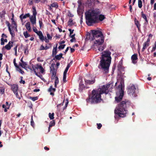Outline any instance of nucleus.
<instances>
[{"label":"nucleus","mask_w":156,"mask_h":156,"mask_svg":"<svg viewBox=\"0 0 156 156\" xmlns=\"http://www.w3.org/2000/svg\"><path fill=\"white\" fill-rule=\"evenodd\" d=\"M110 84L104 85L101 88L97 89H94L91 92V94L89 97V98L86 99L87 103L90 102L91 104L98 103L101 102L102 100L101 95L104 93L108 94V88Z\"/></svg>","instance_id":"1"},{"label":"nucleus","mask_w":156,"mask_h":156,"mask_svg":"<svg viewBox=\"0 0 156 156\" xmlns=\"http://www.w3.org/2000/svg\"><path fill=\"white\" fill-rule=\"evenodd\" d=\"M101 10L98 9H93L89 10L85 13L86 22L88 26L98 22V20L102 21L105 18L104 15H100Z\"/></svg>","instance_id":"2"},{"label":"nucleus","mask_w":156,"mask_h":156,"mask_svg":"<svg viewBox=\"0 0 156 156\" xmlns=\"http://www.w3.org/2000/svg\"><path fill=\"white\" fill-rule=\"evenodd\" d=\"M130 101L127 100H125L121 101L118 105L116 110L115 111V113L119 117H124L126 116L127 113L126 108L130 105Z\"/></svg>","instance_id":"3"},{"label":"nucleus","mask_w":156,"mask_h":156,"mask_svg":"<svg viewBox=\"0 0 156 156\" xmlns=\"http://www.w3.org/2000/svg\"><path fill=\"white\" fill-rule=\"evenodd\" d=\"M91 35L93 36L91 38L92 40H95L94 42L96 45H101L104 41V37L102 33L99 30H92Z\"/></svg>","instance_id":"4"},{"label":"nucleus","mask_w":156,"mask_h":156,"mask_svg":"<svg viewBox=\"0 0 156 156\" xmlns=\"http://www.w3.org/2000/svg\"><path fill=\"white\" fill-rule=\"evenodd\" d=\"M111 60V59H101L100 61L99 66H101L105 73H108Z\"/></svg>","instance_id":"5"},{"label":"nucleus","mask_w":156,"mask_h":156,"mask_svg":"<svg viewBox=\"0 0 156 156\" xmlns=\"http://www.w3.org/2000/svg\"><path fill=\"white\" fill-rule=\"evenodd\" d=\"M136 91V87L133 84H130L127 91L128 94L133 97H136L137 96Z\"/></svg>","instance_id":"6"},{"label":"nucleus","mask_w":156,"mask_h":156,"mask_svg":"<svg viewBox=\"0 0 156 156\" xmlns=\"http://www.w3.org/2000/svg\"><path fill=\"white\" fill-rule=\"evenodd\" d=\"M28 69H30L31 71L33 70L36 76H38L37 71L38 69H40V72L42 74H43L45 71L43 67L41 65H37L36 66H35L32 65V68H31L28 67Z\"/></svg>","instance_id":"7"},{"label":"nucleus","mask_w":156,"mask_h":156,"mask_svg":"<svg viewBox=\"0 0 156 156\" xmlns=\"http://www.w3.org/2000/svg\"><path fill=\"white\" fill-rule=\"evenodd\" d=\"M118 88L120 90L119 95L118 97H115V101L118 102L122 100L124 95V92L122 89V84L120 83L119 85Z\"/></svg>","instance_id":"8"},{"label":"nucleus","mask_w":156,"mask_h":156,"mask_svg":"<svg viewBox=\"0 0 156 156\" xmlns=\"http://www.w3.org/2000/svg\"><path fill=\"white\" fill-rule=\"evenodd\" d=\"M33 15L30 16V19L32 24L34 25L36 23V15L37 14L35 7H33Z\"/></svg>","instance_id":"9"},{"label":"nucleus","mask_w":156,"mask_h":156,"mask_svg":"<svg viewBox=\"0 0 156 156\" xmlns=\"http://www.w3.org/2000/svg\"><path fill=\"white\" fill-rule=\"evenodd\" d=\"M111 52L108 51H105L102 53V58H111Z\"/></svg>","instance_id":"10"},{"label":"nucleus","mask_w":156,"mask_h":156,"mask_svg":"<svg viewBox=\"0 0 156 156\" xmlns=\"http://www.w3.org/2000/svg\"><path fill=\"white\" fill-rule=\"evenodd\" d=\"M122 62L123 60L122 59H121L117 66L118 70L119 71H124V67L122 66Z\"/></svg>","instance_id":"11"},{"label":"nucleus","mask_w":156,"mask_h":156,"mask_svg":"<svg viewBox=\"0 0 156 156\" xmlns=\"http://www.w3.org/2000/svg\"><path fill=\"white\" fill-rule=\"evenodd\" d=\"M23 59H21V62L20 63V66L23 68L26 69L27 67L30 68L28 66L27 62H24L23 60Z\"/></svg>","instance_id":"12"},{"label":"nucleus","mask_w":156,"mask_h":156,"mask_svg":"<svg viewBox=\"0 0 156 156\" xmlns=\"http://www.w3.org/2000/svg\"><path fill=\"white\" fill-rule=\"evenodd\" d=\"M11 90L13 93L17 92L18 89V85L17 84H13L11 87Z\"/></svg>","instance_id":"13"},{"label":"nucleus","mask_w":156,"mask_h":156,"mask_svg":"<svg viewBox=\"0 0 156 156\" xmlns=\"http://www.w3.org/2000/svg\"><path fill=\"white\" fill-rule=\"evenodd\" d=\"M150 41L149 38H148L147 41L143 44V48L142 49V51H143L149 45V43Z\"/></svg>","instance_id":"14"},{"label":"nucleus","mask_w":156,"mask_h":156,"mask_svg":"<svg viewBox=\"0 0 156 156\" xmlns=\"http://www.w3.org/2000/svg\"><path fill=\"white\" fill-rule=\"evenodd\" d=\"M13 43L12 42L9 41L8 44L5 46V48L8 50H10L12 46Z\"/></svg>","instance_id":"15"},{"label":"nucleus","mask_w":156,"mask_h":156,"mask_svg":"<svg viewBox=\"0 0 156 156\" xmlns=\"http://www.w3.org/2000/svg\"><path fill=\"white\" fill-rule=\"evenodd\" d=\"M30 14L29 13L26 14L24 15L23 14H22L20 16V18L21 20H22L23 19H26L27 17H30Z\"/></svg>","instance_id":"16"},{"label":"nucleus","mask_w":156,"mask_h":156,"mask_svg":"<svg viewBox=\"0 0 156 156\" xmlns=\"http://www.w3.org/2000/svg\"><path fill=\"white\" fill-rule=\"evenodd\" d=\"M84 81L86 83L88 84H92L95 82V80L94 79L93 80H90L85 79Z\"/></svg>","instance_id":"17"},{"label":"nucleus","mask_w":156,"mask_h":156,"mask_svg":"<svg viewBox=\"0 0 156 156\" xmlns=\"http://www.w3.org/2000/svg\"><path fill=\"white\" fill-rule=\"evenodd\" d=\"M55 65V63H52L51 65V66L50 67V72L56 71V70L54 68V66Z\"/></svg>","instance_id":"18"},{"label":"nucleus","mask_w":156,"mask_h":156,"mask_svg":"<svg viewBox=\"0 0 156 156\" xmlns=\"http://www.w3.org/2000/svg\"><path fill=\"white\" fill-rule=\"evenodd\" d=\"M25 27L29 31H31V27L30 26V23L29 22H27L25 24Z\"/></svg>","instance_id":"19"},{"label":"nucleus","mask_w":156,"mask_h":156,"mask_svg":"<svg viewBox=\"0 0 156 156\" xmlns=\"http://www.w3.org/2000/svg\"><path fill=\"white\" fill-rule=\"evenodd\" d=\"M57 44H56V46L55 47H54L52 51V55L53 56H55L56 54L57 53Z\"/></svg>","instance_id":"20"},{"label":"nucleus","mask_w":156,"mask_h":156,"mask_svg":"<svg viewBox=\"0 0 156 156\" xmlns=\"http://www.w3.org/2000/svg\"><path fill=\"white\" fill-rule=\"evenodd\" d=\"M135 23L138 28L139 30L140 28V25L139 21L137 20H136V19H135Z\"/></svg>","instance_id":"21"},{"label":"nucleus","mask_w":156,"mask_h":156,"mask_svg":"<svg viewBox=\"0 0 156 156\" xmlns=\"http://www.w3.org/2000/svg\"><path fill=\"white\" fill-rule=\"evenodd\" d=\"M79 89L82 91L83 89L85 88V87L83 84L82 83H80L79 84Z\"/></svg>","instance_id":"22"},{"label":"nucleus","mask_w":156,"mask_h":156,"mask_svg":"<svg viewBox=\"0 0 156 156\" xmlns=\"http://www.w3.org/2000/svg\"><path fill=\"white\" fill-rule=\"evenodd\" d=\"M8 27L9 28V30L10 32V34L12 35V37H14L15 36V34L13 31H12L10 27L9 26V24L8 25Z\"/></svg>","instance_id":"23"},{"label":"nucleus","mask_w":156,"mask_h":156,"mask_svg":"<svg viewBox=\"0 0 156 156\" xmlns=\"http://www.w3.org/2000/svg\"><path fill=\"white\" fill-rule=\"evenodd\" d=\"M54 113H52L51 114V113H49L48 114V116L50 119L51 120H52L54 119Z\"/></svg>","instance_id":"24"},{"label":"nucleus","mask_w":156,"mask_h":156,"mask_svg":"<svg viewBox=\"0 0 156 156\" xmlns=\"http://www.w3.org/2000/svg\"><path fill=\"white\" fill-rule=\"evenodd\" d=\"M55 122L54 120H52L49 123V127H51L53 126H54L55 125Z\"/></svg>","instance_id":"25"},{"label":"nucleus","mask_w":156,"mask_h":156,"mask_svg":"<svg viewBox=\"0 0 156 156\" xmlns=\"http://www.w3.org/2000/svg\"><path fill=\"white\" fill-rule=\"evenodd\" d=\"M56 89L55 88H53L52 87V86H51L48 89V92H52L53 91V92H54L55 91Z\"/></svg>","instance_id":"26"},{"label":"nucleus","mask_w":156,"mask_h":156,"mask_svg":"<svg viewBox=\"0 0 156 156\" xmlns=\"http://www.w3.org/2000/svg\"><path fill=\"white\" fill-rule=\"evenodd\" d=\"M52 74V76L51 77V79H54L55 78V77H56V71L55 72H50Z\"/></svg>","instance_id":"27"},{"label":"nucleus","mask_w":156,"mask_h":156,"mask_svg":"<svg viewBox=\"0 0 156 156\" xmlns=\"http://www.w3.org/2000/svg\"><path fill=\"white\" fill-rule=\"evenodd\" d=\"M2 107L3 108H4V111L5 112H6L7 111V109H9V106H8V107H7L5 105H2Z\"/></svg>","instance_id":"28"},{"label":"nucleus","mask_w":156,"mask_h":156,"mask_svg":"<svg viewBox=\"0 0 156 156\" xmlns=\"http://www.w3.org/2000/svg\"><path fill=\"white\" fill-rule=\"evenodd\" d=\"M142 17L145 19L146 22L147 23L148 22V20L147 19V17L146 15L144 14L143 12H142Z\"/></svg>","instance_id":"29"},{"label":"nucleus","mask_w":156,"mask_h":156,"mask_svg":"<svg viewBox=\"0 0 156 156\" xmlns=\"http://www.w3.org/2000/svg\"><path fill=\"white\" fill-rule=\"evenodd\" d=\"M51 6L52 7L57 8L58 7V5L57 3L54 2L51 5Z\"/></svg>","instance_id":"30"},{"label":"nucleus","mask_w":156,"mask_h":156,"mask_svg":"<svg viewBox=\"0 0 156 156\" xmlns=\"http://www.w3.org/2000/svg\"><path fill=\"white\" fill-rule=\"evenodd\" d=\"M23 35L26 38L29 37L30 36V34H28L27 31L24 32L23 33Z\"/></svg>","instance_id":"31"},{"label":"nucleus","mask_w":156,"mask_h":156,"mask_svg":"<svg viewBox=\"0 0 156 156\" xmlns=\"http://www.w3.org/2000/svg\"><path fill=\"white\" fill-rule=\"evenodd\" d=\"M69 67H70L69 65H67V66L66 67V68L63 73H65V74H67V71H68Z\"/></svg>","instance_id":"32"},{"label":"nucleus","mask_w":156,"mask_h":156,"mask_svg":"<svg viewBox=\"0 0 156 156\" xmlns=\"http://www.w3.org/2000/svg\"><path fill=\"white\" fill-rule=\"evenodd\" d=\"M138 5L139 8H141L142 7V2L141 0H138Z\"/></svg>","instance_id":"33"},{"label":"nucleus","mask_w":156,"mask_h":156,"mask_svg":"<svg viewBox=\"0 0 156 156\" xmlns=\"http://www.w3.org/2000/svg\"><path fill=\"white\" fill-rule=\"evenodd\" d=\"M29 98L33 101H35L38 99V97H30Z\"/></svg>","instance_id":"34"},{"label":"nucleus","mask_w":156,"mask_h":156,"mask_svg":"<svg viewBox=\"0 0 156 156\" xmlns=\"http://www.w3.org/2000/svg\"><path fill=\"white\" fill-rule=\"evenodd\" d=\"M66 74H65L63 73V81L64 82H66Z\"/></svg>","instance_id":"35"},{"label":"nucleus","mask_w":156,"mask_h":156,"mask_svg":"<svg viewBox=\"0 0 156 156\" xmlns=\"http://www.w3.org/2000/svg\"><path fill=\"white\" fill-rule=\"evenodd\" d=\"M62 53H60L59 55H55V58H62Z\"/></svg>","instance_id":"36"},{"label":"nucleus","mask_w":156,"mask_h":156,"mask_svg":"<svg viewBox=\"0 0 156 156\" xmlns=\"http://www.w3.org/2000/svg\"><path fill=\"white\" fill-rule=\"evenodd\" d=\"M13 63L15 66L17 68H19V66H18L17 64L16 63V59H14Z\"/></svg>","instance_id":"37"},{"label":"nucleus","mask_w":156,"mask_h":156,"mask_svg":"<svg viewBox=\"0 0 156 156\" xmlns=\"http://www.w3.org/2000/svg\"><path fill=\"white\" fill-rule=\"evenodd\" d=\"M73 22V20L72 19H70L69 21L68 22V25H71L72 23Z\"/></svg>","instance_id":"38"},{"label":"nucleus","mask_w":156,"mask_h":156,"mask_svg":"<svg viewBox=\"0 0 156 156\" xmlns=\"http://www.w3.org/2000/svg\"><path fill=\"white\" fill-rule=\"evenodd\" d=\"M5 89L3 87H0V92L2 93V94H3L4 92Z\"/></svg>","instance_id":"39"},{"label":"nucleus","mask_w":156,"mask_h":156,"mask_svg":"<svg viewBox=\"0 0 156 156\" xmlns=\"http://www.w3.org/2000/svg\"><path fill=\"white\" fill-rule=\"evenodd\" d=\"M65 46V44L61 45L59 46L58 48L59 49H63L64 48Z\"/></svg>","instance_id":"40"},{"label":"nucleus","mask_w":156,"mask_h":156,"mask_svg":"<svg viewBox=\"0 0 156 156\" xmlns=\"http://www.w3.org/2000/svg\"><path fill=\"white\" fill-rule=\"evenodd\" d=\"M105 48V47L103 46H100L98 48V50L100 51H102Z\"/></svg>","instance_id":"41"},{"label":"nucleus","mask_w":156,"mask_h":156,"mask_svg":"<svg viewBox=\"0 0 156 156\" xmlns=\"http://www.w3.org/2000/svg\"><path fill=\"white\" fill-rule=\"evenodd\" d=\"M18 69L17 70L19 71L22 74H23L24 73V72L19 67V68H17Z\"/></svg>","instance_id":"42"},{"label":"nucleus","mask_w":156,"mask_h":156,"mask_svg":"<svg viewBox=\"0 0 156 156\" xmlns=\"http://www.w3.org/2000/svg\"><path fill=\"white\" fill-rule=\"evenodd\" d=\"M55 83L58 84L59 83V80L58 77L57 76H56V77H55Z\"/></svg>","instance_id":"43"},{"label":"nucleus","mask_w":156,"mask_h":156,"mask_svg":"<svg viewBox=\"0 0 156 156\" xmlns=\"http://www.w3.org/2000/svg\"><path fill=\"white\" fill-rule=\"evenodd\" d=\"M98 126L97 128L98 129H100L102 126V125L101 123H97Z\"/></svg>","instance_id":"44"},{"label":"nucleus","mask_w":156,"mask_h":156,"mask_svg":"<svg viewBox=\"0 0 156 156\" xmlns=\"http://www.w3.org/2000/svg\"><path fill=\"white\" fill-rule=\"evenodd\" d=\"M39 37V38L42 41H43L44 40V37L43 36V34Z\"/></svg>","instance_id":"45"},{"label":"nucleus","mask_w":156,"mask_h":156,"mask_svg":"<svg viewBox=\"0 0 156 156\" xmlns=\"http://www.w3.org/2000/svg\"><path fill=\"white\" fill-rule=\"evenodd\" d=\"M30 123H31V125L32 126H33L34 125V122L33 121V119L32 116V117H31V120Z\"/></svg>","instance_id":"46"},{"label":"nucleus","mask_w":156,"mask_h":156,"mask_svg":"<svg viewBox=\"0 0 156 156\" xmlns=\"http://www.w3.org/2000/svg\"><path fill=\"white\" fill-rule=\"evenodd\" d=\"M131 58H137V55L135 54L132 55Z\"/></svg>","instance_id":"47"},{"label":"nucleus","mask_w":156,"mask_h":156,"mask_svg":"<svg viewBox=\"0 0 156 156\" xmlns=\"http://www.w3.org/2000/svg\"><path fill=\"white\" fill-rule=\"evenodd\" d=\"M47 37L48 39L51 40L52 38V37L50 36V34H47Z\"/></svg>","instance_id":"48"},{"label":"nucleus","mask_w":156,"mask_h":156,"mask_svg":"<svg viewBox=\"0 0 156 156\" xmlns=\"http://www.w3.org/2000/svg\"><path fill=\"white\" fill-rule=\"evenodd\" d=\"M68 103H69V101H68V100H67L66 101V102L65 106V107H64V108H63V109H65L68 106Z\"/></svg>","instance_id":"49"},{"label":"nucleus","mask_w":156,"mask_h":156,"mask_svg":"<svg viewBox=\"0 0 156 156\" xmlns=\"http://www.w3.org/2000/svg\"><path fill=\"white\" fill-rule=\"evenodd\" d=\"M33 31H34V32H35V33L37 32V31H38L37 29L34 26H33Z\"/></svg>","instance_id":"50"},{"label":"nucleus","mask_w":156,"mask_h":156,"mask_svg":"<svg viewBox=\"0 0 156 156\" xmlns=\"http://www.w3.org/2000/svg\"><path fill=\"white\" fill-rule=\"evenodd\" d=\"M14 94L16 95V97L17 98H19V99H20V98L19 97V95L18 94V93L17 92H15L14 93Z\"/></svg>","instance_id":"51"},{"label":"nucleus","mask_w":156,"mask_h":156,"mask_svg":"<svg viewBox=\"0 0 156 156\" xmlns=\"http://www.w3.org/2000/svg\"><path fill=\"white\" fill-rule=\"evenodd\" d=\"M132 62L134 64H136L137 62V59H132Z\"/></svg>","instance_id":"52"},{"label":"nucleus","mask_w":156,"mask_h":156,"mask_svg":"<svg viewBox=\"0 0 156 156\" xmlns=\"http://www.w3.org/2000/svg\"><path fill=\"white\" fill-rule=\"evenodd\" d=\"M69 30L70 32V35H71L73 33L74 30H72L71 29H69Z\"/></svg>","instance_id":"53"},{"label":"nucleus","mask_w":156,"mask_h":156,"mask_svg":"<svg viewBox=\"0 0 156 156\" xmlns=\"http://www.w3.org/2000/svg\"><path fill=\"white\" fill-rule=\"evenodd\" d=\"M39 23L40 27L41 28V27H42V26L43 25L42 22V21L40 20V21H39Z\"/></svg>","instance_id":"54"},{"label":"nucleus","mask_w":156,"mask_h":156,"mask_svg":"<svg viewBox=\"0 0 156 156\" xmlns=\"http://www.w3.org/2000/svg\"><path fill=\"white\" fill-rule=\"evenodd\" d=\"M20 83H22L23 84H24L25 83V82L24 80H23V79L21 80H20Z\"/></svg>","instance_id":"55"},{"label":"nucleus","mask_w":156,"mask_h":156,"mask_svg":"<svg viewBox=\"0 0 156 156\" xmlns=\"http://www.w3.org/2000/svg\"><path fill=\"white\" fill-rule=\"evenodd\" d=\"M154 45V46L152 48V50L153 51H154L156 48V42H155Z\"/></svg>","instance_id":"56"},{"label":"nucleus","mask_w":156,"mask_h":156,"mask_svg":"<svg viewBox=\"0 0 156 156\" xmlns=\"http://www.w3.org/2000/svg\"><path fill=\"white\" fill-rule=\"evenodd\" d=\"M33 2V0H29V3L30 5H32Z\"/></svg>","instance_id":"57"},{"label":"nucleus","mask_w":156,"mask_h":156,"mask_svg":"<svg viewBox=\"0 0 156 156\" xmlns=\"http://www.w3.org/2000/svg\"><path fill=\"white\" fill-rule=\"evenodd\" d=\"M17 46H16L14 48V49L15 51V54L16 55V54L17 53Z\"/></svg>","instance_id":"58"},{"label":"nucleus","mask_w":156,"mask_h":156,"mask_svg":"<svg viewBox=\"0 0 156 156\" xmlns=\"http://www.w3.org/2000/svg\"><path fill=\"white\" fill-rule=\"evenodd\" d=\"M100 3V2H99V1L98 0H95L94 2V4H98V3Z\"/></svg>","instance_id":"59"},{"label":"nucleus","mask_w":156,"mask_h":156,"mask_svg":"<svg viewBox=\"0 0 156 156\" xmlns=\"http://www.w3.org/2000/svg\"><path fill=\"white\" fill-rule=\"evenodd\" d=\"M44 49H45V48H44V46H43L42 45L41 46V47H40V50H44Z\"/></svg>","instance_id":"60"},{"label":"nucleus","mask_w":156,"mask_h":156,"mask_svg":"<svg viewBox=\"0 0 156 156\" xmlns=\"http://www.w3.org/2000/svg\"><path fill=\"white\" fill-rule=\"evenodd\" d=\"M75 34H74L73 35H70V37L73 38V39H74V40H75Z\"/></svg>","instance_id":"61"},{"label":"nucleus","mask_w":156,"mask_h":156,"mask_svg":"<svg viewBox=\"0 0 156 156\" xmlns=\"http://www.w3.org/2000/svg\"><path fill=\"white\" fill-rule=\"evenodd\" d=\"M40 90L39 89H35L33 90L34 92H38Z\"/></svg>","instance_id":"62"},{"label":"nucleus","mask_w":156,"mask_h":156,"mask_svg":"<svg viewBox=\"0 0 156 156\" xmlns=\"http://www.w3.org/2000/svg\"><path fill=\"white\" fill-rule=\"evenodd\" d=\"M6 71L7 73H9V72L8 70V66L7 64H6Z\"/></svg>","instance_id":"63"},{"label":"nucleus","mask_w":156,"mask_h":156,"mask_svg":"<svg viewBox=\"0 0 156 156\" xmlns=\"http://www.w3.org/2000/svg\"><path fill=\"white\" fill-rule=\"evenodd\" d=\"M154 10H156V2L154 5Z\"/></svg>","instance_id":"64"}]
</instances>
